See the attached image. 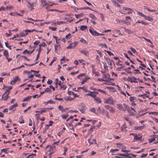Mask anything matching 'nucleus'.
<instances>
[{
	"label": "nucleus",
	"instance_id": "1",
	"mask_svg": "<svg viewBox=\"0 0 158 158\" xmlns=\"http://www.w3.org/2000/svg\"><path fill=\"white\" fill-rule=\"evenodd\" d=\"M12 89L11 86L9 87L6 89V91L2 96V99L4 101H6L9 98L8 95L10 92V90Z\"/></svg>",
	"mask_w": 158,
	"mask_h": 158
},
{
	"label": "nucleus",
	"instance_id": "2",
	"mask_svg": "<svg viewBox=\"0 0 158 158\" xmlns=\"http://www.w3.org/2000/svg\"><path fill=\"white\" fill-rule=\"evenodd\" d=\"M127 80L131 83H138V81L140 82H143L142 80L139 78H137L133 76L128 77Z\"/></svg>",
	"mask_w": 158,
	"mask_h": 158
},
{
	"label": "nucleus",
	"instance_id": "3",
	"mask_svg": "<svg viewBox=\"0 0 158 158\" xmlns=\"http://www.w3.org/2000/svg\"><path fill=\"white\" fill-rule=\"evenodd\" d=\"M48 2H47L46 1H41V5L42 6H45L46 8L47 7V6H52L56 4L55 3H53L52 2H51L48 1Z\"/></svg>",
	"mask_w": 158,
	"mask_h": 158
},
{
	"label": "nucleus",
	"instance_id": "4",
	"mask_svg": "<svg viewBox=\"0 0 158 158\" xmlns=\"http://www.w3.org/2000/svg\"><path fill=\"white\" fill-rule=\"evenodd\" d=\"M34 31V30H26L23 31L20 33L19 35V37H24L28 34V32H32Z\"/></svg>",
	"mask_w": 158,
	"mask_h": 158
},
{
	"label": "nucleus",
	"instance_id": "5",
	"mask_svg": "<svg viewBox=\"0 0 158 158\" xmlns=\"http://www.w3.org/2000/svg\"><path fill=\"white\" fill-rule=\"evenodd\" d=\"M27 6L31 10H32L34 9V6L36 5L35 2H31L30 1H27Z\"/></svg>",
	"mask_w": 158,
	"mask_h": 158
},
{
	"label": "nucleus",
	"instance_id": "6",
	"mask_svg": "<svg viewBox=\"0 0 158 158\" xmlns=\"http://www.w3.org/2000/svg\"><path fill=\"white\" fill-rule=\"evenodd\" d=\"M123 9L125 10V11H124V14H131L133 11V10L130 8H127V7H123Z\"/></svg>",
	"mask_w": 158,
	"mask_h": 158
},
{
	"label": "nucleus",
	"instance_id": "7",
	"mask_svg": "<svg viewBox=\"0 0 158 158\" xmlns=\"http://www.w3.org/2000/svg\"><path fill=\"white\" fill-rule=\"evenodd\" d=\"M86 109V107L84 104H82L81 105L79 108V110L82 113H84Z\"/></svg>",
	"mask_w": 158,
	"mask_h": 158
},
{
	"label": "nucleus",
	"instance_id": "8",
	"mask_svg": "<svg viewBox=\"0 0 158 158\" xmlns=\"http://www.w3.org/2000/svg\"><path fill=\"white\" fill-rule=\"evenodd\" d=\"M78 43L77 41H75L72 43L70 44L66 48L68 49L74 48L77 45Z\"/></svg>",
	"mask_w": 158,
	"mask_h": 158
},
{
	"label": "nucleus",
	"instance_id": "9",
	"mask_svg": "<svg viewBox=\"0 0 158 158\" xmlns=\"http://www.w3.org/2000/svg\"><path fill=\"white\" fill-rule=\"evenodd\" d=\"M105 108L108 109L111 113H113L114 112V108L108 105H106L104 106Z\"/></svg>",
	"mask_w": 158,
	"mask_h": 158
},
{
	"label": "nucleus",
	"instance_id": "10",
	"mask_svg": "<svg viewBox=\"0 0 158 158\" xmlns=\"http://www.w3.org/2000/svg\"><path fill=\"white\" fill-rule=\"evenodd\" d=\"M104 103L110 104H113V101L111 99V98H110L107 99H105Z\"/></svg>",
	"mask_w": 158,
	"mask_h": 158
},
{
	"label": "nucleus",
	"instance_id": "11",
	"mask_svg": "<svg viewBox=\"0 0 158 158\" xmlns=\"http://www.w3.org/2000/svg\"><path fill=\"white\" fill-rule=\"evenodd\" d=\"M88 92L89 93L86 94L85 96H90L94 98L96 97V96L95 95L94 92L88 91Z\"/></svg>",
	"mask_w": 158,
	"mask_h": 158
},
{
	"label": "nucleus",
	"instance_id": "12",
	"mask_svg": "<svg viewBox=\"0 0 158 158\" xmlns=\"http://www.w3.org/2000/svg\"><path fill=\"white\" fill-rule=\"evenodd\" d=\"M142 137V135L140 134H138V135L136 134L134 137V140L135 141L139 140Z\"/></svg>",
	"mask_w": 158,
	"mask_h": 158
},
{
	"label": "nucleus",
	"instance_id": "13",
	"mask_svg": "<svg viewBox=\"0 0 158 158\" xmlns=\"http://www.w3.org/2000/svg\"><path fill=\"white\" fill-rule=\"evenodd\" d=\"M89 30L90 33L93 35L97 36L98 35V33L95 31H93L91 29H89Z\"/></svg>",
	"mask_w": 158,
	"mask_h": 158
},
{
	"label": "nucleus",
	"instance_id": "14",
	"mask_svg": "<svg viewBox=\"0 0 158 158\" xmlns=\"http://www.w3.org/2000/svg\"><path fill=\"white\" fill-rule=\"evenodd\" d=\"M19 77L18 76H16L14 78L13 80L11 81L10 84L11 85H14L16 83L17 81L19 79Z\"/></svg>",
	"mask_w": 158,
	"mask_h": 158
},
{
	"label": "nucleus",
	"instance_id": "15",
	"mask_svg": "<svg viewBox=\"0 0 158 158\" xmlns=\"http://www.w3.org/2000/svg\"><path fill=\"white\" fill-rule=\"evenodd\" d=\"M145 127V125L143 124V126H140L135 127L134 128V129L135 130H142Z\"/></svg>",
	"mask_w": 158,
	"mask_h": 158
},
{
	"label": "nucleus",
	"instance_id": "16",
	"mask_svg": "<svg viewBox=\"0 0 158 158\" xmlns=\"http://www.w3.org/2000/svg\"><path fill=\"white\" fill-rule=\"evenodd\" d=\"M123 105L124 106V111L125 110H127L128 112H130L131 111V108H130L127 105H126L125 104H124Z\"/></svg>",
	"mask_w": 158,
	"mask_h": 158
},
{
	"label": "nucleus",
	"instance_id": "17",
	"mask_svg": "<svg viewBox=\"0 0 158 158\" xmlns=\"http://www.w3.org/2000/svg\"><path fill=\"white\" fill-rule=\"evenodd\" d=\"M105 60L107 62L108 64L110 65H112L113 63H114L113 60H110L107 58H105Z\"/></svg>",
	"mask_w": 158,
	"mask_h": 158
},
{
	"label": "nucleus",
	"instance_id": "18",
	"mask_svg": "<svg viewBox=\"0 0 158 158\" xmlns=\"http://www.w3.org/2000/svg\"><path fill=\"white\" fill-rule=\"evenodd\" d=\"M18 106V104L17 103L14 104L13 105L10 106L9 107V109L10 110H15L16 109V107Z\"/></svg>",
	"mask_w": 158,
	"mask_h": 158
},
{
	"label": "nucleus",
	"instance_id": "19",
	"mask_svg": "<svg viewBox=\"0 0 158 158\" xmlns=\"http://www.w3.org/2000/svg\"><path fill=\"white\" fill-rule=\"evenodd\" d=\"M116 106L117 108L119 110L124 111V108L123 107L122 104H117Z\"/></svg>",
	"mask_w": 158,
	"mask_h": 158
},
{
	"label": "nucleus",
	"instance_id": "20",
	"mask_svg": "<svg viewBox=\"0 0 158 158\" xmlns=\"http://www.w3.org/2000/svg\"><path fill=\"white\" fill-rule=\"evenodd\" d=\"M80 52L81 53L83 54L86 56H88L89 54V52L86 49L81 50Z\"/></svg>",
	"mask_w": 158,
	"mask_h": 158
},
{
	"label": "nucleus",
	"instance_id": "21",
	"mask_svg": "<svg viewBox=\"0 0 158 158\" xmlns=\"http://www.w3.org/2000/svg\"><path fill=\"white\" fill-rule=\"evenodd\" d=\"M83 89L85 92H88L87 88L86 86H84L82 87H80L77 88V89Z\"/></svg>",
	"mask_w": 158,
	"mask_h": 158
},
{
	"label": "nucleus",
	"instance_id": "22",
	"mask_svg": "<svg viewBox=\"0 0 158 158\" xmlns=\"http://www.w3.org/2000/svg\"><path fill=\"white\" fill-rule=\"evenodd\" d=\"M121 27L123 28L124 29V31L128 34H132V32L131 30L126 29L125 27Z\"/></svg>",
	"mask_w": 158,
	"mask_h": 158
},
{
	"label": "nucleus",
	"instance_id": "23",
	"mask_svg": "<svg viewBox=\"0 0 158 158\" xmlns=\"http://www.w3.org/2000/svg\"><path fill=\"white\" fill-rule=\"evenodd\" d=\"M121 1H114L113 2V3L114 4H115V6H117L119 7L120 4L119 3V2L120 3H122V2H121Z\"/></svg>",
	"mask_w": 158,
	"mask_h": 158
},
{
	"label": "nucleus",
	"instance_id": "24",
	"mask_svg": "<svg viewBox=\"0 0 158 158\" xmlns=\"http://www.w3.org/2000/svg\"><path fill=\"white\" fill-rule=\"evenodd\" d=\"M94 100L98 103H100L101 102V100L100 98L96 97L94 99Z\"/></svg>",
	"mask_w": 158,
	"mask_h": 158
},
{
	"label": "nucleus",
	"instance_id": "25",
	"mask_svg": "<svg viewBox=\"0 0 158 158\" xmlns=\"http://www.w3.org/2000/svg\"><path fill=\"white\" fill-rule=\"evenodd\" d=\"M50 147V149L51 150H54L56 148V146L55 145H54L53 144H52V145H48L46 146V148Z\"/></svg>",
	"mask_w": 158,
	"mask_h": 158
},
{
	"label": "nucleus",
	"instance_id": "26",
	"mask_svg": "<svg viewBox=\"0 0 158 158\" xmlns=\"http://www.w3.org/2000/svg\"><path fill=\"white\" fill-rule=\"evenodd\" d=\"M127 127L125 124H123L122 126L121 131L123 132H126L127 131L126 129Z\"/></svg>",
	"mask_w": 158,
	"mask_h": 158
},
{
	"label": "nucleus",
	"instance_id": "27",
	"mask_svg": "<svg viewBox=\"0 0 158 158\" xmlns=\"http://www.w3.org/2000/svg\"><path fill=\"white\" fill-rule=\"evenodd\" d=\"M4 56L6 57V58H7L9 57V53L8 51L6 50H5L3 52Z\"/></svg>",
	"mask_w": 158,
	"mask_h": 158
},
{
	"label": "nucleus",
	"instance_id": "28",
	"mask_svg": "<svg viewBox=\"0 0 158 158\" xmlns=\"http://www.w3.org/2000/svg\"><path fill=\"white\" fill-rule=\"evenodd\" d=\"M129 99L131 102H135L136 101V98L134 97H131Z\"/></svg>",
	"mask_w": 158,
	"mask_h": 158
},
{
	"label": "nucleus",
	"instance_id": "29",
	"mask_svg": "<svg viewBox=\"0 0 158 158\" xmlns=\"http://www.w3.org/2000/svg\"><path fill=\"white\" fill-rule=\"evenodd\" d=\"M89 17L91 19H93L96 20L97 19L96 17L95 16L92 14H90L89 15Z\"/></svg>",
	"mask_w": 158,
	"mask_h": 158
},
{
	"label": "nucleus",
	"instance_id": "30",
	"mask_svg": "<svg viewBox=\"0 0 158 158\" xmlns=\"http://www.w3.org/2000/svg\"><path fill=\"white\" fill-rule=\"evenodd\" d=\"M92 72L93 74H95V76H100L99 73L98 72H97L93 68Z\"/></svg>",
	"mask_w": 158,
	"mask_h": 158
},
{
	"label": "nucleus",
	"instance_id": "31",
	"mask_svg": "<svg viewBox=\"0 0 158 158\" xmlns=\"http://www.w3.org/2000/svg\"><path fill=\"white\" fill-rule=\"evenodd\" d=\"M53 37L56 39V44H58L60 43L59 41L60 40V38H59L58 40H57V38H58V37L55 35H53Z\"/></svg>",
	"mask_w": 158,
	"mask_h": 158
},
{
	"label": "nucleus",
	"instance_id": "32",
	"mask_svg": "<svg viewBox=\"0 0 158 158\" xmlns=\"http://www.w3.org/2000/svg\"><path fill=\"white\" fill-rule=\"evenodd\" d=\"M69 114L68 113H67L66 114H63L61 115V116L64 119H65L69 116Z\"/></svg>",
	"mask_w": 158,
	"mask_h": 158
},
{
	"label": "nucleus",
	"instance_id": "33",
	"mask_svg": "<svg viewBox=\"0 0 158 158\" xmlns=\"http://www.w3.org/2000/svg\"><path fill=\"white\" fill-rule=\"evenodd\" d=\"M19 122L20 124L23 123L24 122V120L23 119L22 116H21L19 117Z\"/></svg>",
	"mask_w": 158,
	"mask_h": 158
},
{
	"label": "nucleus",
	"instance_id": "34",
	"mask_svg": "<svg viewBox=\"0 0 158 158\" xmlns=\"http://www.w3.org/2000/svg\"><path fill=\"white\" fill-rule=\"evenodd\" d=\"M144 17L145 19L148 21H152L153 20V19L150 16H147L145 15Z\"/></svg>",
	"mask_w": 158,
	"mask_h": 158
},
{
	"label": "nucleus",
	"instance_id": "35",
	"mask_svg": "<svg viewBox=\"0 0 158 158\" xmlns=\"http://www.w3.org/2000/svg\"><path fill=\"white\" fill-rule=\"evenodd\" d=\"M31 96H28L24 98L22 101L23 102H26L28 101L31 98Z\"/></svg>",
	"mask_w": 158,
	"mask_h": 158
},
{
	"label": "nucleus",
	"instance_id": "36",
	"mask_svg": "<svg viewBox=\"0 0 158 158\" xmlns=\"http://www.w3.org/2000/svg\"><path fill=\"white\" fill-rule=\"evenodd\" d=\"M47 111V109L46 108H44L42 109V110L40 111H35V112H39L40 114H42V113L44 112H45Z\"/></svg>",
	"mask_w": 158,
	"mask_h": 158
},
{
	"label": "nucleus",
	"instance_id": "37",
	"mask_svg": "<svg viewBox=\"0 0 158 158\" xmlns=\"http://www.w3.org/2000/svg\"><path fill=\"white\" fill-rule=\"evenodd\" d=\"M87 26H84V25H82L80 29L81 31H84V30L86 29H87Z\"/></svg>",
	"mask_w": 158,
	"mask_h": 158
},
{
	"label": "nucleus",
	"instance_id": "38",
	"mask_svg": "<svg viewBox=\"0 0 158 158\" xmlns=\"http://www.w3.org/2000/svg\"><path fill=\"white\" fill-rule=\"evenodd\" d=\"M67 22H65L63 21H57L56 22V23L58 25H60L61 24H63L64 23H66Z\"/></svg>",
	"mask_w": 158,
	"mask_h": 158
},
{
	"label": "nucleus",
	"instance_id": "39",
	"mask_svg": "<svg viewBox=\"0 0 158 158\" xmlns=\"http://www.w3.org/2000/svg\"><path fill=\"white\" fill-rule=\"evenodd\" d=\"M55 103V102L54 101H53L52 100H50L48 102H47L46 103H45L46 104H48V103H50V104H54Z\"/></svg>",
	"mask_w": 158,
	"mask_h": 158
},
{
	"label": "nucleus",
	"instance_id": "40",
	"mask_svg": "<svg viewBox=\"0 0 158 158\" xmlns=\"http://www.w3.org/2000/svg\"><path fill=\"white\" fill-rule=\"evenodd\" d=\"M90 111L91 112L94 113L95 114H97V113L96 112V110L95 108H92L90 109Z\"/></svg>",
	"mask_w": 158,
	"mask_h": 158
},
{
	"label": "nucleus",
	"instance_id": "41",
	"mask_svg": "<svg viewBox=\"0 0 158 158\" xmlns=\"http://www.w3.org/2000/svg\"><path fill=\"white\" fill-rule=\"evenodd\" d=\"M13 8H14V7H13V6H8L6 7V8H5V9H6V10H8V9L10 10L11 9H13Z\"/></svg>",
	"mask_w": 158,
	"mask_h": 158
},
{
	"label": "nucleus",
	"instance_id": "42",
	"mask_svg": "<svg viewBox=\"0 0 158 158\" xmlns=\"http://www.w3.org/2000/svg\"><path fill=\"white\" fill-rule=\"evenodd\" d=\"M67 86L65 85H63L60 86V89H62L65 90L67 88Z\"/></svg>",
	"mask_w": 158,
	"mask_h": 158
},
{
	"label": "nucleus",
	"instance_id": "43",
	"mask_svg": "<svg viewBox=\"0 0 158 158\" xmlns=\"http://www.w3.org/2000/svg\"><path fill=\"white\" fill-rule=\"evenodd\" d=\"M80 41L82 43H84V44H87V42L83 38H81L80 40Z\"/></svg>",
	"mask_w": 158,
	"mask_h": 158
},
{
	"label": "nucleus",
	"instance_id": "44",
	"mask_svg": "<svg viewBox=\"0 0 158 158\" xmlns=\"http://www.w3.org/2000/svg\"><path fill=\"white\" fill-rule=\"evenodd\" d=\"M102 48H107V46L105 44H101L99 45Z\"/></svg>",
	"mask_w": 158,
	"mask_h": 158
},
{
	"label": "nucleus",
	"instance_id": "45",
	"mask_svg": "<svg viewBox=\"0 0 158 158\" xmlns=\"http://www.w3.org/2000/svg\"><path fill=\"white\" fill-rule=\"evenodd\" d=\"M90 78L88 77V76H86L85 77V78L83 80L85 82H86L88 80L90 79Z\"/></svg>",
	"mask_w": 158,
	"mask_h": 158
},
{
	"label": "nucleus",
	"instance_id": "46",
	"mask_svg": "<svg viewBox=\"0 0 158 158\" xmlns=\"http://www.w3.org/2000/svg\"><path fill=\"white\" fill-rule=\"evenodd\" d=\"M83 14H82V13H81L79 15H75V17H76L77 18V19H78L80 17H82V16H83Z\"/></svg>",
	"mask_w": 158,
	"mask_h": 158
},
{
	"label": "nucleus",
	"instance_id": "47",
	"mask_svg": "<svg viewBox=\"0 0 158 158\" xmlns=\"http://www.w3.org/2000/svg\"><path fill=\"white\" fill-rule=\"evenodd\" d=\"M79 61L80 63H82V64L83 65H85L86 64L85 60L83 59L79 60Z\"/></svg>",
	"mask_w": 158,
	"mask_h": 158
},
{
	"label": "nucleus",
	"instance_id": "48",
	"mask_svg": "<svg viewBox=\"0 0 158 158\" xmlns=\"http://www.w3.org/2000/svg\"><path fill=\"white\" fill-rule=\"evenodd\" d=\"M155 140V138H152V139H148V142L149 143H151L153 141H154Z\"/></svg>",
	"mask_w": 158,
	"mask_h": 158
},
{
	"label": "nucleus",
	"instance_id": "49",
	"mask_svg": "<svg viewBox=\"0 0 158 158\" xmlns=\"http://www.w3.org/2000/svg\"><path fill=\"white\" fill-rule=\"evenodd\" d=\"M17 13H16V12H11L10 13V15H11V16H15L16 15H17Z\"/></svg>",
	"mask_w": 158,
	"mask_h": 158
},
{
	"label": "nucleus",
	"instance_id": "50",
	"mask_svg": "<svg viewBox=\"0 0 158 158\" xmlns=\"http://www.w3.org/2000/svg\"><path fill=\"white\" fill-rule=\"evenodd\" d=\"M145 7V8L148 11H150V12H156V11L155 10H150L148 8L146 7V6H144Z\"/></svg>",
	"mask_w": 158,
	"mask_h": 158
},
{
	"label": "nucleus",
	"instance_id": "51",
	"mask_svg": "<svg viewBox=\"0 0 158 158\" xmlns=\"http://www.w3.org/2000/svg\"><path fill=\"white\" fill-rule=\"evenodd\" d=\"M110 56H113L114 55V54L113 53H112L111 52H110L109 51H105Z\"/></svg>",
	"mask_w": 158,
	"mask_h": 158
},
{
	"label": "nucleus",
	"instance_id": "52",
	"mask_svg": "<svg viewBox=\"0 0 158 158\" xmlns=\"http://www.w3.org/2000/svg\"><path fill=\"white\" fill-rule=\"evenodd\" d=\"M97 91L100 92H101V93H103L104 94H106V92L104 90H102L101 89H98L97 90Z\"/></svg>",
	"mask_w": 158,
	"mask_h": 158
},
{
	"label": "nucleus",
	"instance_id": "53",
	"mask_svg": "<svg viewBox=\"0 0 158 158\" xmlns=\"http://www.w3.org/2000/svg\"><path fill=\"white\" fill-rule=\"evenodd\" d=\"M10 74L9 73H6L5 72H2L1 73V75L3 76H5V75L8 76V75H10Z\"/></svg>",
	"mask_w": 158,
	"mask_h": 158
},
{
	"label": "nucleus",
	"instance_id": "54",
	"mask_svg": "<svg viewBox=\"0 0 158 158\" xmlns=\"http://www.w3.org/2000/svg\"><path fill=\"white\" fill-rule=\"evenodd\" d=\"M134 71L136 72V73H135V74H137V73H139V74L141 73L139 71V70L138 69H134Z\"/></svg>",
	"mask_w": 158,
	"mask_h": 158
},
{
	"label": "nucleus",
	"instance_id": "55",
	"mask_svg": "<svg viewBox=\"0 0 158 158\" xmlns=\"http://www.w3.org/2000/svg\"><path fill=\"white\" fill-rule=\"evenodd\" d=\"M49 28L52 31H55L56 30V28L53 27H49Z\"/></svg>",
	"mask_w": 158,
	"mask_h": 158
},
{
	"label": "nucleus",
	"instance_id": "56",
	"mask_svg": "<svg viewBox=\"0 0 158 158\" xmlns=\"http://www.w3.org/2000/svg\"><path fill=\"white\" fill-rule=\"evenodd\" d=\"M19 37V35L17 34L16 35H14V37L12 38H11L10 39L14 40V38H16V37Z\"/></svg>",
	"mask_w": 158,
	"mask_h": 158
},
{
	"label": "nucleus",
	"instance_id": "57",
	"mask_svg": "<svg viewBox=\"0 0 158 158\" xmlns=\"http://www.w3.org/2000/svg\"><path fill=\"white\" fill-rule=\"evenodd\" d=\"M40 43V40H36L35 41L34 43V44L35 45H37L38 44Z\"/></svg>",
	"mask_w": 158,
	"mask_h": 158
},
{
	"label": "nucleus",
	"instance_id": "58",
	"mask_svg": "<svg viewBox=\"0 0 158 158\" xmlns=\"http://www.w3.org/2000/svg\"><path fill=\"white\" fill-rule=\"evenodd\" d=\"M11 33L10 31H9V33H6V37H8L11 35Z\"/></svg>",
	"mask_w": 158,
	"mask_h": 158
},
{
	"label": "nucleus",
	"instance_id": "59",
	"mask_svg": "<svg viewBox=\"0 0 158 158\" xmlns=\"http://www.w3.org/2000/svg\"><path fill=\"white\" fill-rule=\"evenodd\" d=\"M51 91V89L50 88H47L44 91L45 92H49Z\"/></svg>",
	"mask_w": 158,
	"mask_h": 158
},
{
	"label": "nucleus",
	"instance_id": "60",
	"mask_svg": "<svg viewBox=\"0 0 158 158\" xmlns=\"http://www.w3.org/2000/svg\"><path fill=\"white\" fill-rule=\"evenodd\" d=\"M74 98H72L71 97H69L67 98V101H71L72 100H74Z\"/></svg>",
	"mask_w": 158,
	"mask_h": 158
},
{
	"label": "nucleus",
	"instance_id": "61",
	"mask_svg": "<svg viewBox=\"0 0 158 158\" xmlns=\"http://www.w3.org/2000/svg\"><path fill=\"white\" fill-rule=\"evenodd\" d=\"M71 35V34L70 33H69V34H68V35H66V36H65V38L66 39H69Z\"/></svg>",
	"mask_w": 158,
	"mask_h": 158
},
{
	"label": "nucleus",
	"instance_id": "62",
	"mask_svg": "<svg viewBox=\"0 0 158 158\" xmlns=\"http://www.w3.org/2000/svg\"><path fill=\"white\" fill-rule=\"evenodd\" d=\"M60 140H59L58 141H56V142H54L53 144L55 145V144H56L57 145H58V144H59V143L60 142Z\"/></svg>",
	"mask_w": 158,
	"mask_h": 158
},
{
	"label": "nucleus",
	"instance_id": "63",
	"mask_svg": "<svg viewBox=\"0 0 158 158\" xmlns=\"http://www.w3.org/2000/svg\"><path fill=\"white\" fill-rule=\"evenodd\" d=\"M46 44H45V43L44 42H43L41 44H40V46H43V47H45L46 46Z\"/></svg>",
	"mask_w": 158,
	"mask_h": 158
},
{
	"label": "nucleus",
	"instance_id": "64",
	"mask_svg": "<svg viewBox=\"0 0 158 158\" xmlns=\"http://www.w3.org/2000/svg\"><path fill=\"white\" fill-rule=\"evenodd\" d=\"M131 49V51L134 53H135L136 52V51L135 49L132 48H130Z\"/></svg>",
	"mask_w": 158,
	"mask_h": 158
}]
</instances>
